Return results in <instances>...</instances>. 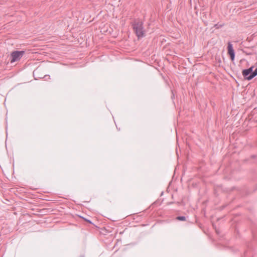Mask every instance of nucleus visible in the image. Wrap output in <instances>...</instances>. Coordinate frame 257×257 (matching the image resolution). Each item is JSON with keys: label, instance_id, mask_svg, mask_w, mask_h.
<instances>
[{"label": "nucleus", "instance_id": "obj_4", "mask_svg": "<svg viewBox=\"0 0 257 257\" xmlns=\"http://www.w3.org/2000/svg\"><path fill=\"white\" fill-rule=\"evenodd\" d=\"M227 44L228 54L230 55L231 61H233L235 58L234 51L233 49L232 45L231 42H229Z\"/></svg>", "mask_w": 257, "mask_h": 257}, {"label": "nucleus", "instance_id": "obj_1", "mask_svg": "<svg viewBox=\"0 0 257 257\" xmlns=\"http://www.w3.org/2000/svg\"><path fill=\"white\" fill-rule=\"evenodd\" d=\"M253 68V66H251L249 68L244 69L242 71V75L246 79L250 80L257 75V68L252 72Z\"/></svg>", "mask_w": 257, "mask_h": 257}, {"label": "nucleus", "instance_id": "obj_5", "mask_svg": "<svg viewBox=\"0 0 257 257\" xmlns=\"http://www.w3.org/2000/svg\"><path fill=\"white\" fill-rule=\"evenodd\" d=\"M176 219L181 221H185L186 220V218L185 216H178Z\"/></svg>", "mask_w": 257, "mask_h": 257}, {"label": "nucleus", "instance_id": "obj_2", "mask_svg": "<svg viewBox=\"0 0 257 257\" xmlns=\"http://www.w3.org/2000/svg\"><path fill=\"white\" fill-rule=\"evenodd\" d=\"M133 28L138 38L144 36L145 33L142 22H135L133 24Z\"/></svg>", "mask_w": 257, "mask_h": 257}, {"label": "nucleus", "instance_id": "obj_3", "mask_svg": "<svg viewBox=\"0 0 257 257\" xmlns=\"http://www.w3.org/2000/svg\"><path fill=\"white\" fill-rule=\"evenodd\" d=\"M25 53V52L24 51H15L12 52L11 54V63H13L20 60Z\"/></svg>", "mask_w": 257, "mask_h": 257}, {"label": "nucleus", "instance_id": "obj_6", "mask_svg": "<svg viewBox=\"0 0 257 257\" xmlns=\"http://www.w3.org/2000/svg\"><path fill=\"white\" fill-rule=\"evenodd\" d=\"M87 221L89 222V223H91V221L89 220H87Z\"/></svg>", "mask_w": 257, "mask_h": 257}]
</instances>
